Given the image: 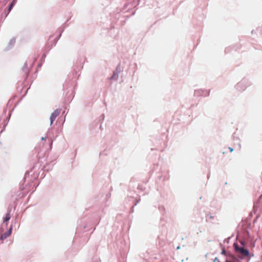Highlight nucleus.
<instances>
[{
	"label": "nucleus",
	"instance_id": "f257e3e1",
	"mask_svg": "<svg viewBox=\"0 0 262 262\" xmlns=\"http://www.w3.org/2000/svg\"><path fill=\"white\" fill-rule=\"evenodd\" d=\"M234 247L235 251L244 256H248L249 255V252L248 250L243 247H239L237 244H234Z\"/></svg>",
	"mask_w": 262,
	"mask_h": 262
},
{
	"label": "nucleus",
	"instance_id": "f03ea898",
	"mask_svg": "<svg viewBox=\"0 0 262 262\" xmlns=\"http://www.w3.org/2000/svg\"><path fill=\"white\" fill-rule=\"evenodd\" d=\"M60 111L58 110H55L51 114L50 116V125H52L56 118L59 115Z\"/></svg>",
	"mask_w": 262,
	"mask_h": 262
},
{
	"label": "nucleus",
	"instance_id": "7ed1b4c3",
	"mask_svg": "<svg viewBox=\"0 0 262 262\" xmlns=\"http://www.w3.org/2000/svg\"><path fill=\"white\" fill-rule=\"evenodd\" d=\"M11 230L10 229L8 231L5 232V233H4L2 235L1 237V239L3 240L4 239L6 238L7 237L10 236V235L11 234Z\"/></svg>",
	"mask_w": 262,
	"mask_h": 262
},
{
	"label": "nucleus",
	"instance_id": "20e7f679",
	"mask_svg": "<svg viewBox=\"0 0 262 262\" xmlns=\"http://www.w3.org/2000/svg\"><path fill=\"white\" fill-rule=\"evenodd\" d=\"M16 0H13V2L11 3V4H10V5L9 7L7 14L10 13V12L11 11V10H12V8H13V7L16 4Z\"/></svg>",
	"mask_w": 262,
	"mask_h": 262
},
{
	"label": "nucleus",
	"instance_id": "39448f33",
	"mask_svg": "<svg viewBox=\"0 0 262 262\" xmlns=\"http://www.w3.org/2000/svg\"><path fill=\"white\" fill-rule=\"evenodd\" d=\"M10 219V213H7V214L6 215L5 217L4 218V220H3V222H7Z\"/></svg>",
	"mask_w": 262,
	"mask_h": 262
},
{
	"label": "nucleus",
	"instance_id": "423d86ee",
	"mask_svg": "<svg viewBox=\"0 0 262 262\" xmlns=\"http://www.w3.org/2000/svg\"><path fill=\"white\" fill-rule=\"evenodd\" d=\"M229 149L230 152H232L233 150V149L232 148H231V147H229Z\"/></svg>",
	"mask_w": 262,
	"mask_h": 262
},
{
	"label": "nucleus",
	"instance_id": "0eeeda50",
	"mask_svg": "<svg viewBox=\"0 0 262 262\" xmlns=\"http://www.w3.org/2000/svg\"><path fill=\"white\" fill-rule=\"evenodd\" d=\"M241 244L243 246H244V245H245V243H244V242H243V241H241Z\"/></svg>",
	"mask_w": 262,
	"mask_h": 262
},
{
	"label": "nucleus",
	"instance_id": "6e6552de",
	"mask_svg": "<svg viewBox=\"0 0 262 262\" xmlns=\"http://www.w3.org/2000/svg\"><path fill=\"white\" fill-rule=\"evenodd\" d=\"M46 139V137H42V138H41V139H42V140H45V139Z\"/></svg>",
	"mask_w": 262,
	"mask_h": 262
}]
</instances>
